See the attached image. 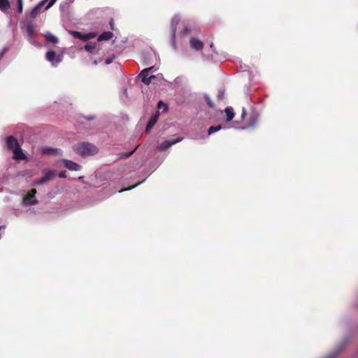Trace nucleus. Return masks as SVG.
Masks as SVG:
<instances>
[{"instance_id":"nucleus-1","label":"nucleus","mask_w":358,"mask_h":358,"mask_svg":"<svg viewBox=\"0 0 358 358\" xmlns=\"http://www.w3.org/2000/svg\"><path fill=\"white\" fill-rule=\"evenodd\" d=\"M73 150L82 157L93 155L98 152L97 147L88 142L78 143L73 146Z\"/></svg>"},{"instance_id":"nucleus-2","label":"nucleus","mask_w":358,"mask_h":358,"mask_svg":"<svg viewBox=\"0 0 358 358\" xmlns=\"http://www.w3.org/2000/svg\"><path fill=\"white\" fill-rule=\"evenodd\" d=\"M180 20V16L176 15L171 20V45L173 50H177V44L176 41V33L177 25Z\"/></svg>"},{"instance_id":"nucleus-3","label":"nucleus","mask_w":358,"mask_h":358,"mask_svg":"<svg viewBox=\"0 0 358 358\" xmlns=\"http://www.w3.org/2000/svg\"><path fill=\"white\" fill-rule=\"evenodd\" d=\"M349 337H345L338 346L329 354L325 355L323 358H334L345 348V346L350 342Z\"/></svg>"},{"instance_id":"nucleus-4","label":"nucleus","mask_w":358,"mask_h":358,"mask_svg":"<svg viewBox=\"0 0 358 358\" xmlns=\"http://www.w3.org/2000/svg\"><path fill=\"white\" fill-rule=\"evenodd\" d=\"M45 57L54 66H57L62 60V55H56L53 50L48 51Z\"/></svg>"},{"instance_id":"nucleus-5","label":"nucleus","mask_w":358,"mask_h":358,"mask_svg":"<svg viewBox=\"0 0 358 358\" xmlns=\"http://www.w3.org/2000/svg\"><path fill=\"white\" fill-rule=\"evenodd\" d=\"M155 69V66H150L147 69H143L139 74L138 78L141 79V81L145 85H149L151 80L156 78L155 76H149V71Z\"/></svg>"},{"instance_id":"nucleus-6","label":"nucleus","mask_w":358,"mask_h":358,"mask_svg":"<svg viewBox=\"0 0 358 358\" xmlns=\"http://www.w3.org/2000/svg\"><path fill=\"white\" fill-rule=\"evenodd\" d=\"M257 117L255 116L251 117L250 122L248 124L244 126H239L238 122H234L231 127H228L227 128H234V129H240L242 130L248 129L250 128H253L257 124Z\"/></svg>"},{"instance_id":"nucleus-7","label":"nucleus","mask_w":358,"mask_h":358,"mask_svg":"<svg viewBox=\"0 0 358 358\" xmlns=\"http://www.w3.org/2000/svg\"><path fill=\"white\" fill-rule=\"evenodd\" d=\"M41 152L46 156H60L62 155L63 151L61 149L44 146L41 148Z\"/></svg>"},{"instance_id":"nucleus-8","label":"nucleus","mask_w":358,"mask_h":358,"mask_svg":"<svg viewBox=\"0 0 358 358\" xmlns=\"http://www.w3.org/2000/svg\"><path fill=\"white\" fill-rule=\"evenodd\" d=\"M36 193V190L35 189H32L31 190L30 194H29L27 196L23 198L22 204L24 206H34V205L37 204L38 201L34 196Z\"/></svg>"},{"instance_id":"nucleus-9","label":"nucleus","mask_w":358,"mask_h":358,"mask_svg":"<svg viewBox=\"0 0 358 358\" xmlns=\"http://www.w3.org/2000/svg\"><path fill=\"white\" fill-rule=\"evenodd\" d=\"M182 140H183L182 137H178L172 141H169V140L165 141L163 143H162L161 144H159L157 147V149L160 151L166 150L169 149V148H171L172 145H173L179 142H181Z\"/></svg>"},{"instance_id":"nucleus-10","label":"nucleus","mask_w":358,"mask_h":358,"mask_svg":"<svg viewBox=\"0 0 358 358\" xmlns=\"http://www.w3.org/2000/svg\"><path fill=\"white\" fill-rule=\"evenodd\" d=\"M56 175V171L55 170H48L45 171L44 175L42 178L39 179L37 182L38 185H43L46 183L47 182L52 180Z\"/></svg>"},{"instance_id":"nucleus-11","label":"nucleus","mask_w":358,"mask_h":358,"mask_svg":"<svg viewBox=\"0 0 358 358\" xmlns=\"http://www.w3.org/2000/svg\"><path fill=\"white\" fill-rule=\"evenodd\" d=\"M62 162L64 163V166L71 171H79L81 166L71 160L63 159Z\"/></svg>"},{"instance_id":"nucleus-12","label":"nucleus","mask_w":358,"mask_h":358,"mask_svg":"<svg viewBox=\"0 0 358 358\" xmlns=\"http://www.w3.org/2000/svg\"><path fill=\"white\" fill-rule=\"evenodd\" d=\"M159 111H156L155 113L153 114L150 117V120H149V121H148V124L146 125V127H145L146 131H150L152 129V128L154 127V125L157 122V120L159 119Z\"/></svg>"},{"instance_id":"nucleus-13","label":"nucleus","mask_w":358,"mask_h":358,"mask_svg":"<svg viewBox=\"0 0 358 358\" xmlns=\"http://www.w3.org/2000/svg\"><path fill=\"white\" fill-rule=\"evenodd\" d=\"M6 147L8 149L14 150L20 146L17 139L13 136H10L6 139Z\"/></svg>"},{"instance_id":"nucleus-14","label":"nucleus","mask_w":358,"mask_h":358,"mask_svg":"<svg viewBox=\"0 0 358 358\" xmlns=\"http://www.w3.org/2000/svg\"><path fill=\"white\" fill-rule=\"evenodd\" d=\"M190 47L195 50H201L203 48V43L201 41L192 37L189 41Z\"/></svg>"},{"instance_id":"nucleus-15","label":"nucleus","mask_w":358,"mask_h":358,"mask_svg":"<svg viewBox=\"0 0 358 358\" xmlns=\"http://www.w3.org/2000/svg\"><path fill=\"white\" fill-rule=\"evenodd\" d=\"M72 36L76 38H78V39H80L81 41H87L89 39H90L91 38L93 37V34L90 33V34H83L80 31H73L72 33Z\"/></svg>"},{"instance_id":"nucleus-16","label":"nucleus","mask_w":358,"mask_h":358,"mask_svg":"<svg viewBox=\"0 0 358 358\" xmlns=\"http://www.w3.org/2000/svg\"><path fill=\"white\" fill-rule=\"evenodd\" d=\"M224 113L226 114L227 118L226 122H230L235 116L234 110L231 106H228L224 109Z\"/></svg>"},{"instance_id":"nucleus-17","label":"nucleus","mask_w":358,"mask_h":358,"mask_svg":"<svg viewBox=\"0 0 358 358\" xmlns=\"http://www.w3.org/2000/svg\"><path fill=\"white\" fill-rule=\"evenodd\" d=\"M14 158L24 159L26 158V155L23 153L20 146L13 150Z\"/></svg>"},{"instance_id":"nucleus-18","label":"nucleus","mask_w":358,"mask_h":358,"mask_svg":"<svg viewBox=\"0 0 358 358\" xmlns=\"http://www.w3.org/2000/svg\"><path fill=\"white\" fill-rule=\"evenodd\" d=\"M113 36L111 31H104L99 36L98 41H107L110 40Z\"/></svg>"},{"instance_id":"nucleus-19","label":"nucleus","mask_w":358,"mask_h":358,"mask_svg":"<svg viewBox=\"0 0 358 358\" xmlns=\"http://www.w3.org/2000/svg\"><path fill=\"white\" fill-rule=\"evenodd\" d=\"M44 36L47 41L52 43V44H57L59 42L58 38L50 32H47L45 34Z\"/></svg>"},{"instance_id":"nucleus-20","label":"nucleus","mask_w":358,"mask_h":358,"mask_svg":"<svg viewBox=\"0 0 358 358\" xmlns=\"http://www.w3.org/2000/svg\"><path fill=\"white\" fill-rule=\"evenodd\" d=\"M10 8L9 0H0V10L6 11Z\"/></svg>"},{"instance_id":"nucleus-21","label":"nucleus","mask_w":358,"mask_h":358,"mask_svg":"<svg viewBox=\"0 0 358 358\" xmlns=\"http://www.w3.org/2000/svg\"><path fill=\"white\" fill-rule=\"evenodd\" d=\"M95 49H96V43H95L89 42V43H86L85 45V50L90 53H93Z\"/></svg>"},{"instance_id":"nucleus-22","label":"nucleus","mask_w":358,"mask_h":358,"mask_svg":"<svg viewBox=\"0 0 358 358\" xmlns=\"http://www.w3.org/2000/svg\"><path fill=\"white\" fill-rule=\"evenodd\" d=\"M222 128L223 127L220 124H218L217 126H212L208 128V134L211 135L217 131H220Z\"/></svg>"},{"instance_id":"nucleus-23","label":"nucleus","mask_w":358,"mask_h":358,"mask_svg":"<svg viewBox=\"0 0 358 358\" xmlns=\"http://www.w3.org/2000/svg\"><path fill=\"white\" fill-rule=\"evenodd\" d=\"M34 26L31 22H28L27 27V32L29 37H31L34 35Z\"/></svg>"},{"instance_id":"nucleus-24","label":"nucleus","mask_w":358,"mask_h":358,"mask_svg":"<svg viewBox=\"0 0 358 358\" xmlns=\"http://www.w3.org/2000/svg\"><path fill=\"white\" fill-rule=\"evenodd\" d=\"M191 29L188 27H184L183 29L180 31V34L182 37H185L190 34Z\"/></svg>"},{"instance_id":"nucleus-25","label":"nucleus","mask_w":358,"mask_h":358,"mask_svg":"<svg viewBox=\"0 0 358 358\" xmlns=\"http://www.w3.org/2000/svg\"><path fill=\"white\" fill-rule=\"evenodd\" d=\"M204 99H205V101H206V103L208 104V106L211 108H213L215 107V105L213 102V101L211 100V99L210 98V96L208 95V94H204Z\"/></svg>"},{"instance_id":"nucleus-26","label":"nucleus","mask_w":358,"mask_h":358,"mask_svg":"<svg viewBox=\"0 0 358 358\" xmlns=\"http://www.w3.org/2000/svg\"><path fill=\"white\" fill-rule=\"evenodd\" d=\"M39 11L40 10L36 8V6H35L30 12V17L33 19L36 18L38 15Z\"/></svg>"},{"instance_id":"nucleus-27","label":"nucleus","mask_w":358,"mask_h":358,"mask_svg":"<svg viewBox=\"0 0 358 358\" xmlns=\"http://www.w3.org/2000/svg\"><path fill=\"white\" fill-rule=\"evenodd\" d=\"M17 11L19 13H22L23 10V3L22 0H17Z\"/></svg>"},{"instance_id":"nucleus-28","label":"nucleus","mask_w":358,"mask_h":358,"mask_svg":"<svg viewBox=\"0 0 358 358\" xmlns=\"http://www.w3.org/2000/svg\"><path fill=\"white\" fill-rule=\"evenodd\" d=\"M140 184H141V182H139L138 183H136V185H133V186H131L128 188H124V189H120L118 190V192H124V191H128V190H131L132 189H134V187L138 186Z\"/></svg>"},{"instance_id":"nucleus-29","label":"nucleus","mask_w":358,"mask_h":358,"mask_svg":"<svg viewBox=\"0 0 358 358\" xmlns=\"http://www.w3.org/2000/svg\"><path fill=\"white\" fill-rule=\"evenodd\" d=\"M157 108L159 109L164 108L165 110H167V106L162 101H158Z\"/></svg>"},{"instance_id":"nucleus-30","label":"nucleus","mask_w":358,"mask_h":358,"mask_svg":"<svg viewBox=\"0 0 358 358\" xmlns=\"http://www.w3.org/2000/svg\"><path fill=\"white\" fill-rule=\"evenodd\" d=\"M8 51V48L7 47H3L0 50V60L3 57V56L6 55V53Z\"/></svg>"},{"instance_id":"nucleus-31","label":"nucleus","mask_w":358,"mask_h":358,"mask_svg":"<svg viewBox=\"0 0 358 358\" xmlns=\"http://www.w3.org/2000/svg\"><path fill=\"white\" fill-rule=\"evenodd\" d=\"M224 97V90H220L217 93V98L220 100L223 99Z\"/></svg>"},{"instance_id":"nucleus-32","label":"nucleus","mask_w":358,"mask_h":358,"mask_svg":"<svg viewBox=\"0 0 358 358\" xmlns=\"http://www.w3.org/2000/svg\"><path fill=\"white\" fill-rule=\"evenodd\" d=\"M57 1V0H50L48 3L45 6V10L49 9L50 7H52L55 3Z\"/></svg>"},{"instance_id":"nucleus-33","label":"nucleus","mask_w":358,"mask_h":358,"mask_svg":"<svg viewBox=\"0 0 358 358\" xmlns=\"http://www.w3.org/2000/svg\"><path fill=\"white\" fill-rule=\"evenodd\" d=\"M45 3H44L43 1V0H41L40 2H38L36 6V8H38L39 10L41 9V8L45 5Z\"/></svg>"},{"instance_id":"nucleus-34","label":"nucleus","mask_w":358,"mask_h":358,"mask_svg":"<svg viewBox=\"0 0 358 358\" xmlns=\"http://www.w3.org/2000/svg\"><path fill=\"white\" fill-rule=\"evenodd\" d=\"M163 160H164V158L157 159V164H156L155 166L154 167V169H156L159 166V165L162 164Z\"/></svg>"},{"instance_id":"nucleus-35","label":"nucleus","mask_w":358,"mask_h":358,"mask_svg":"<svg viewBox=\"0 0 358 358\" xmlns=\"http://www.w3.org/2000/svg\"><path fill=\"white\" fill-rule=\"evenodd\" d=\"M59 177L61 178H65L66 177V171H62L59 173Z\"/></svg>"},{"instance_id":"nucleus-36","label":"nucleus","mask_w":358,"mask_h":358,"mask_svg":"<svg viewBox=\"0 0 358 358\" xmlns=\"http://www.w3.org/2000/svg\"><path fill=\"white\" fill-rule=\"evenodd\" d=\"M246 116V110L243 108L242 110L241 120H243Z\"/></svg>"},{"instance_id":"nucleus-37","label":"nucleus","mask_w":358,"mask_h":358,"mask_svg":"<svg viewBox=\"0 0 358 358\" xmlns=\"http://www.w3.org/2000/svg\"><path fill=\"white\" fill-rule=\"evenodd\" d=\"M106 64H110L113 62V59L112 58H107L105 61Z\"/></svg>"},{"instance_id":"nucleus-38","label":"nucleus","mask_w":358,"mask_h":358,"mask_svg":"<svg viewBox=\"0 0 358 358\" xmlns=\"http://www.w3.org/2000/svg\"><path fill=\"white\" fill-rule=\"evenodd\" d=\"M85 119L87 120H92L94 119V116H93V115L87 116V117H85Z\"/></svg>"},{"instance_id":"nucleus-39","label":"nucleus","mask_w":358,"mask_h":358,"mask_svg":"<svg viewBox=\"0 0 358 358\" xmlns=\"http://www.w3.org/2000/svg\"><path fill=\"white\" fill-rule=\"evenodd\" d=\"M210 48L212 49L213 52H215V48L213 43H211V44L210 45Z\"/></svg>"},{"instance_id":"nucleus-40","label":"nucleus","mask_w":358,"mask_h":358,"mask_svg":"<svg viewBox=\"0 0 358 358\" xmlns=\"http://www.w3.org/2000/svg\"><path fill=\"white\" fill-rule=\"evenodd\" d=\"M113 20H111L110 21V25H111V26H113Z\"/></svg>"},{"instance_id":"nucleus-41","label":"nucleus","mask_w":358,"mask_h":358,"mask_svg":"<svg viewBox=\"0 0 358 358\" xmlns=\"http://www.w3.org/2000/svg\"><path fill=\"white\" fill-rule=\"evenodd\" d=\"M94 64H97V61H96V60H94Z\"/></svg>"},{"instance_id":"nucleus-42","label":"nucleus","mask_w":358,"mask_h":358,"mask_svg":"<svg viewBox=\"0 0 358 358\" xmlns=\"http://www.w3.org/2000/svg\"><path fill=\"white\" fill-rule=\"evenodd\" d=\"M43 1L44 3H46V2L48 1V0H43Z\"/></svg>"},{"instance_id":"nucleus-43","label":"nucleus","mask_w":358,"mask_h":358,"mask_svg":"<svg viewBox=\"0 0 358 358\" xmlns=\"http://www.w3.org/2000/svg\"><path fill=\"white\" fill-rule=\"evenodd\" d=\"M357 358H358V351H357Z\"/></svg>"},{"instance_id":"nucleus-44","label":"nucleus","mask_w":358,"mask_h":358,"mask_svg":"<svg viewBox=\"0 0 358 358\" xmlns=\"http://www.w3.org/2000/svg\"><path fill=\"white\" fill-rule=\"evenodd\" d=\"M2 183V182L0 181V184Z\"/></svg>"}]
</instances>
